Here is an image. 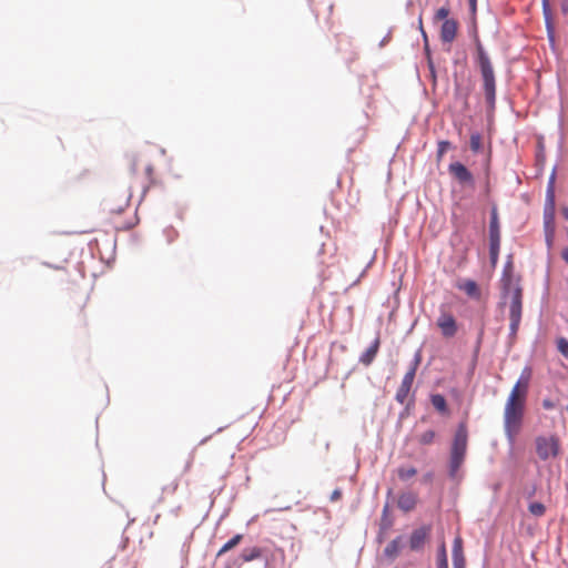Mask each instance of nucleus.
Instances as JSON below:
<instances>
[{
	"label": "nucleus",
	"instance_id": "1",
	"mask_svg": "<svg viewBox=\"0 0 568 568\" xmlns=\"http://www.w3.org/2000/svg\"><path fill=\"white\" fill-rule=\"evenodd\" d=\"M530 369L526 368L513 386L504 409V428L510 442H514L523 425L525 406L530 381Z\"/></svg>",
	"mask_w": 568,
	"mask_h": 568
},
{
	"label": "nucleus",
	"instance_id": "2",
	"mask_svg": "<svg viewBox=\"0 0 568 568\" xmlns=\"http://www.w3.org/2000/svg\"><path fill=\"white\" fill-rule=\"evenodd\" d=\"M501 286L504 291V295L510 298L509 302V320H510V331L511 333H516L520 321H521V310H523V290L519 285V278L514 274V266L509 262L505 265L503 276H501Z\"/></svg>",
	"mask_w": 568,
	"mask_h": 568
},
{
	"label": "nucleus",
	"instance_id": "3",
	"mask_svg": "<svg viewBox=\"0 0 568 568\" xmlns=\"http://www.w3.org/2000/svg\"><path fill=\"white\" fill-rule=\"evenodd\" d=\"M477 63L483 77V88L487 103L491 109L496 101V80L488 54L480 43L477 44Z\"/></svg>",
	"mask_w": 568,
	"mask_h": 568
},
{
	"label": "nucleus",
	"instance_id": "4",
	"mask_svg": "<svg viewBox=\"0 0 568 568\" xmlns=\"http://www.w3.org/2000/svg\"><path fill=\"white\" fill-rule=\"evenodd\" d=\"M554 181L555 176L551 175L547 193H546V204L544 209V231L546 243L548 247L552 246L556 224H555V190H554Z\"/></svg>",
	"mask_w": 568,
	"mask_h": 568
},
{
	"label": "nucleus",
	"instance_id": "5",
	"mask_svg": "<svg viewBox=\"0 0 568 568\" xmlns=\"http://www.w3.org/2000/svg\"><path fill=\"white\" fill-rule=\"evenodd\" d=\"M468 433L466 424L458 425L454 436L452 452H450V471L456 473L464 463L467 450Z\"/></svg>",
	"mask_w": 568,
	"mask_h": 568
},
{
	"label": "nucleus",
	"instance_id": "6",
	"mask_svg": "<svg viewBox=\"0 0 568 568\" xmlns=\"http://www.w3.org/2000/svg\"><path fill=\"white\" fill-rule=\"evenodd\" d=\"M536 454L541 460L556 458L560 454V439L557 435H541L535 439Z\"/></svg>",
	"mask_w": 568,
	"mask_h": 568
},
{
	"label": "nucleus",
	"instance_id": "7",
	"mask_svg": "<svg viewBox=\"0 0 568 568\" xmlns=\"http://www.w3.org/2000/svg\"><path fill=\"white\" fill-rule=\"evenodd\" d=\"M500 246V231L499 222L496 209L491 211L490 223H489V251L491 261L495 263Z\"/></svg>",
	"mask_w": 568,
	"mask_h": 568
},
{
	"label": "nucleus",
	"instance_id": "8",
	"mask_svg": "<svg viewBox=\"0 0 568 568\" xmlns=\"http://www.w3.org/2000/svg\"><path fill=\"white\" fill-rule=\"evenodd\" d=\"M420 361L419 353L416 355L415 362L413 366L409 368V371L404 375L403 381L396 392V400L400 404H404L407 400L408 394L410 392L416 369Z\"/></svg>",
	"mask_w": 568,
	"mask_h": 568
},
{
	"label": "nucleus",
	"instance_id": "9",
	"mask_svg": "<svg viewBox=\"0 0 568 568\" xmlns=\"http://www.w3.org/2000/svg\"><path fill=\"white\" fill-rule=\"evenodd\" d=\"M131 194L125 192L119 201L115 200L114 195H109L103 203V210L112 215H120L129 209Z\"/></svg>",
	"mask_w": 568,
	"mask_h": 568
},
{
	"label": "nucleus",
	"instance_id": "10",
	"mask_svg": "<svg viewBox=\"0 0 568 568\" xmlns=\"http://www.w3.org/2000/svg\"><path fill=\"white\" fill-rule=\"evenodd\" d=\"M448 172L459 184L474 186V176L463 163H450L448 166Z\"/></svg>",
	"mask_w": 568,
	"mask_h": 568
},
{
	"label": "nucleus",
	"instance_id": "11",
	"mask_svg": "<svg viewBox=\"0 0 568 568\" xmlns=\"http://www.w3.org/2000/svg\"><path fill=\"white\" fill-rule=\"evenodd\" d=\"M437 326L443 336L453 337L457 333V323L455 317L448 312H442L437 318Z\"/></svg>",
	"mask_w": 568,
	"mask_h": 568
},
{
	"label": "nucleus",
	"instance_id": "12",
	"mask_svg": "<svg viewBox=\"0 0 568 568\" xmlns=\"http://www.w3.org/2000/svg\"><path fill=\"white\" fill-rule=\"evenodd\" d=\"M458 31V22L455 19L445 20L440 27V40L444 43H452Z\"/></svg>",
	"mask_w": 568,
	"mask_h": 568
},
{
	"label": "nucleus",
	"instance_id": "13",
	"mask_svg": "<svg viewBox=\"0 0 568 568\" xmlns=\"http://www.w3.org/2000/svg\"><path fill=\"white\" fill-rule=\"evenodd\" d=\"M381 345L379 333L376 334L371 345L359 356V362L366 366L371 365L378 353Z\"/></svg>",
	"mask_w": 568,
	"mask_h": 568
},
{
	"label": "nucleus",
	"instance_id": "14",
	"mask_svg": "<svg viewBox=\"0 0 568 568\" xmlns=\"http://www.w3.org/2000/svg\"><path fill=\"white\" fill-rule=\"evenodd\" d=\"M456 287L463 291L468 297L473 300H480L481 292L477 283L473 280H463L456 283Z\"/></svg>",
	"mask_w": 568,
	"mask_h": 568
},
{
	"label": "nucleus",
	"instance_id": "15",
	"mask_svg": "<svg viewBox=\"0 0 568 568\" xmlns=\"http://www.w3.org/2000/svg\"><path fill=\"white\" fill-rule=\"evenodd\" d=\"M430 532V527H422L413 531L409 546L413 550H417L423 547L427 536Z\"/></svg>",
	"mask_w": 568,
	"mask_h": 568
},
{
	"label": "nucleus",
	"instance_id": "16",
	"mask_svg": "<svg viewBox=\"0 0 568 568\" xmlns=\"http://www.w3.org/2000/svg\"><path fill=\"white\" fill-rule=\"evenodd\" d=\"M453 565L454 568H465V557L463 552V539L457 536L453 544Z\"/></svg>",
	"mask_w": 568,
	"mask_h": 568
},
{
	"label": "nucleus",
	"instance_id": "17",
	"mask_svg": "<svg viewBox=\"0 0 568 568\" xmlns=\"http://www.w3.org/2000/svg\"><path fill=\"white\" fill-rule=\"evenodd\" d=\"M416 496L412 493L402 494L398 498V507L404 511H410L416 505Z\"/></svg>",
	"mask_w": 568,
	"mask_h": 568
},
{
	"label": "nucleus",
	"instance_id": "18",
	"mask_svg": "<svg viewBox=\"0 0 568 568\" xmlns=\"http://www.w3.org/2000/svg\"><path fill=\"white\" fill-rule=\"evenodd\" d=\"M262 557V549L258 547L245 548L240 555L243 562H250Z\"/></svg>",
	"mask_w": 568,
	"mask_h": 568
},
{
	"label": "nucleus",
	"instance_id": "19",
	"mask_svg": "<svg viewBox=\"0 0 568 568\" xmlns=\"http://www.w3.org/2000/svg\"><path fill=\"white\" fill-rule=\"evenodd\" d=\"M430 402L436 410H438L442 414L447 413V403H446L445 397L442 394L432 395Z\"/></svg>",
	"mask_w": 568,
	"mask_h": 568
},
{
	"label": "nucleus",
	"instance_id": "20",
	"mask_svg": "<svg viewBox=\"0 0 568 568\" xmlns=\"http://www.w3.org/2000/svg\"><path fill=\"white\" fill-rule=\"evenodd\" d=\"M242 539H243V535H241V534L233 536L217 551V557H220V556L224 555L225 552L230 551L231 549L235 548L242 541Z\"/></svg>",
	"mask_w": 568,
	"mask_h": 568
},
{
	"label": "nucleus",
	"instance_id": "21",
	"mask_svg": "<svg viewBox=\"0 0 568 568\" xmlns=\"http://www.w3.org/2000/svg\"><path fill=\"white\" fill-rule=\"evenodd\" d=\"M450 13V9L448 6H443L440 8H438L434 14V21L435 22H438V21H445V20H449L448 19V16Z\"/></svg>",
	"mask_w": 568,
	"mask_h": 568
},
{
	"label": "nucleus",
	"instance_id": "22",
	"mask_svg": "<svg viewBox=\"0 0 568 568\" xmlns=\"http://www.w3.org/2000/svg\"><path fill=\"white\" fill-rule=\"evenodd\" d=\"M470 150L474 153H478L481 150V135L479 133H473L469 140Z\"/></svg>",
	"mask_w": 568,
	"mask_h": 568
},
{
	"label": "nucleus",
	"instance_id": "23",
	"mask_svg": "<svg viewBox=\"0 0 568 568\" xmlns=\"http://www.w3.org/2000/svg\"><path fill=\"white\" fill-rule=\"evenodd\" d=\"M397 473L402 480H408L417 474V470L415 467H400Z\"/></svg>",
	"mask_w": 568,
	"mask_h": 568
},
{
	"label": "nucleus",
	"instance_id": "24",
	"mask_svg": "<svg viewBox=\"0 0 568 568\" xmlns=\"http://www.w3.org/2000/svg\"><path fill=\"white\" fill-rule=\"evenodd\" d=\"M435 437L436 433L429 429L418 436V443L422 445H430L434 442Z\"/></svg>",
	"mask_w": 568,
	"mask_h": 568
},
{
	"label": "nucleus",
	"instance_id": "25",
	"mask_svg": "<svg viewBox=\"0 0 568 568\" xmlns=\"http://www.w3.org/2000/svg\"><path fill=\"white\" fill-rule=\"evenodd\" d=\"M528 509H529L531 515L537 516V517L542 516L545 514V511H546L545 505L541 504V503H537V501L531 503L529 505Z\"/></svg>",
	"mask_w": 568,
	"mask_h": 568
},
{
	"label": "nucleus",
	"instance_id": "26",
	"mask_svg": "<svg viewBox=\"0 0 568 568\" xmlns=\"http://www.w3.org/2000/svg\"><path fill=\"white\" fill-rule=\"evenodd\" d=\"M449 148H450V142H448V141H439L438 142L437 154H436V159L438 162L443 160L444 154L446 153V151Z\"/></svg>",
	"mask_w": 568,
	"mask_h": 568
},
{
	"label": "nucleus",
	"instance_id": "27",
	"mask_svg": "<svg viewBox=\"0 0 568 568\" xmlns=\"http://www.w3.org/2000/svg\"><path fill=\"white\" fill-rule=\"evenodd\" d=\"M399 551V540H393L390 544L387 545V547L385 548V552L387 556L389 557H395L397 556Z\"/></svg>",
	"mask_w": 568,
	"mask_h": 568
},
{
	"label": "nucleus",
	"instance_id": "28",
	"mask_svg": "<svg viewBox=\"0 0 568 568\" xmlns=\"http://www.w3.org/2000/svg\"><path fill=\"white\" fill-rule=\"evenodd\" d=\"M557 347L560 354L568 359V339L564 337L558 338Z\"/></svg>",
	"mask_w": 568,
	"mask_h": 568
},
{
	"label": "nucleus",
	"instance_id": "29",
	"mask_svg": "<svg viewBox=\"0 0 568 568\" xmlns=\"http://www.w3.org/2000/svg\"><path fill=\"white\" fill-rule=\"evenodd\" d=\"M542 408L546 410L555 409L559 405V399H552V398H545L542 399Z\"/></svg>",
	"mask_w": 568,
	"mask_h": 568
},
{
	"label": "nucleus",
	"instance_id": "30",
	"mask_svg": "<svg viewBox=\"0 0 568 568\" xmlns=\"http://www.w3.org/2000/svg\"><path fill=\"white\" fill-rule=\"evenodd\" d=\"M542 11H544L545 20H546L547 24L549 26L550 21H551V10H550L549 0H542Z\"/></svg>",
	"mask_w": 568,
	"mask_h": 568
},
{
	"label": "nucleus",
	"instance_id": "31",
	"mask_svg": "<svg viewBox=\"0 0 568 568\" xmlns=\"http://www.w3.org/2000/svg\"><path fill=\"white\" fill-rule=\"evenodd\" d=\"M112 223L114 224L115 230H129L133 226L131 222H120L115 219H112Z\"/></svg>",
	"mask_w": 568,
	"mask_h": 568
},
{
	"label": "nucleus",
	"instance_id": "32",
	"mask_svg": "<svg viewBox=\"0 0 568 568\" xmlns=\"http://www.w3.org/2000/svg\"><path fill=\"white\" fill-rule=\"evenodd\" d=\"M437 561H448L447 560V551H446V545L444 541H442L439 548H438V555H437Z\"/></svg>",
	"mask_w": 568,
	"mask_h": 568
},
{
	"label": "nucleus",
	"instance_id": "33",
	"mask_svg": "<svg viewBox=\"0 0 568 568\" xmlns=\"http://www.w3.org/2000/svg\"><path fill=\"white\" fill-rule=\"evenodd\" d=\"M419 29H420V31H422V34H423L424 41H425V43L427 44L428 38H427V33L425 32V30H424V28H423V20H422V18L419 19Z\"/></svg>",
	"mask_w": 568,
	"mask_h": 568
},
{
	"label": "nucleus",
	"instance_id": "34",
	"mask_svg": "<svg viewBox=\"0 0 568 568\" xmlns=\"http://www.w3.org/2000/svg\"><path fill=\"white\" fill-rule=\"evenodd\" d=\"M560 255L562 261L568 265V247L562 248Z\"/></svg>",
	"mask_w": 568,
	"mask_h": 568
},
{
	"label": "nucleus",
	"instance_id": "35",
	"mask_svg": "<svg viewBox=\"0 0 568 568\" xmlns=\"http://www.w3.org/2000/svg\"><path fill=\"white\" fill-rule=\"evenodd\" d=\"M339 498H341V491H339V490H337V489H336V490H334V491L332 493L331 500H333V501H334V500H337V499H339Z\"/></svg>",
	"mask_w": 568,
	"mask_h": 568
},
{
	"label": "nucleus",
	"instance_id": "36",
	"mask_svg": "<svg viewBox=\"0 0 568 568\" xmlns=\"http://www.w3.org/2000/svg\"><path fill=\"white\" fill-rule=\"evenodd\" d=\"M145 172H146L148 176L151 178L152 173H153L152 165L148 164L146 168H145Z\"/></svg>",
	"mask_w": 568,
	"mask_h": 568
},
{
	"label": "nucleus",
	"instance_id": "37",
	"mask_svg": "<svg viewBox=\"0 0 568 568\" xmlns=\"http://www.w3.org/2000/svg\"><path fill=\"white\" fill-rule=\"evenodd\" d=\"M437 568H448V561H437Z\"/></svg>",
	"mask_w": 568,
	"mask_h": 568
},
{
	"label": "nucleus",
	"instance_id": "38",
	"mask_svg": "<svg viewBox=\"0 0 568 568\" xmlns=\"http://www.w3.org/2000/svg\"><path fill=\"white\" fill-rule=\"evenodd\" d=\"M561 214H562V216L568 221V206L562 207V210H561Z\"/></svg>",
	"mask_w": 568,
	"mask_h": 568
},
{
	"label": "nucleus",
	"instance_id": "39",
	"mask_svg": "<svg viewBox=\"0 0 568 568\" xmlns=\"http://www.w3.org/2000/svg\"><path fill=\"white\" fill-rule=\"evenodd\" d=\"M476 3H477V0H469V6H470L473 11L476 10Z\"/></svg>",
	"mask_w": 568,
	"mask_h": 568
},
{
	"label": "nucleus",
	"instance_id": "40",
	"mask_svg": "<svg viewBox=\"0 0 568 568\" xmlns=\"http://www.w3.org/2000/svg\"><path fill=\"white\" fill-rule=\"evenodd\" d=\"M131 169L132 171L136 170V160L134 158L131 160Z\"/></svg>",
	"mask_w": 568,
	"mask_h": 568
},
{
	"label": "nucleus",
	"instance_id": "41",
	"mask_svg": "<svg viewBox=\"0 0 568 568\" xmlns=\"http://www.w3.org/2000/svg\"><path fill=\"white\" fill-rule=\"evenodd\" d=\"M562 11L567 12L568 11V7L562 6Z\"/></svg>",
	"mask_w": 568,
	"mask_h": 568
}]
</instances>
